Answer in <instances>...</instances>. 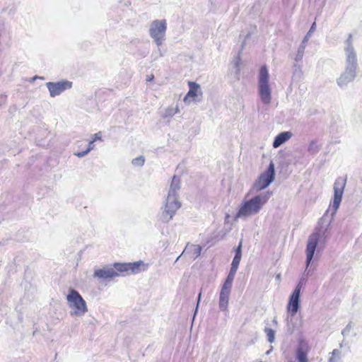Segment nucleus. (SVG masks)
Wrapping results in <instances>:
<instances>
[{
  "label": "nucleus",
  "instance_id": "21",
  "mask_svg": "<svg viewBox=\"0 0 362 362\" xmlns=\"http://www.w3.org/2000/svg\"><path fill=\"white\" fill-rule=\"evenodd\" d=\"M310 272H311V270L308 269V267H306V269H305V272H303L301 278L300 279L298 284L296 286V288H299L300 291L301 290L303 285L306 283L308 278L310 274Z\"/></svg>",
  "mask_w": 362,
  "mask_h": 362
},
{
  "label": "nucleus",
  "instance_id": "27",
  "mask_svg": "<svg viewBox=\"0 0 362 362\" xmlns=\"http://www.w3.org/2000/svg\"><path fill=\"white\" fill-rule=\"evenodd\" d=\"M295 325L292 322V319H289V317H287V332L289 334H292L295 330Z\"/></svg>",
  "mask_w": 362,
  "mask_h": 362
},
{
  "label": "nucleus",
  "instance_id": "14",
  "mask_svg": "<svg viewBox=\"0 0 362 362\" xmlns=\"http://www.w3.org/2000/svg\"><path fill=\"white\" fill-rule=\"evenodd\" d=\"M315 28H316V23H315V22H314L312 24L310 30H308V32L307 33V34L304 37L303 40H302L300 45H299V47L298 48L297 53H296V57L294 58V60L296 62H300L303 59V55H304V52H305V47H306V43L308 42V41L309 40V37H310L311 34L315 30Z\"/></svg>",
  "mask_w": 362,
  "mask_h": 362
},
{
  "label": "nucleus",
  "instance_id": "36",
  "mask_svg": "<svg viewBox=\"0 0 362 362\" xmlns=\"http://www.w3.org/2000/svg\"><path fill=\"white\" fill-rule=\"evenodd\" d=\"M340 361H341V358H336V357H334V356H331L329 358L328 362H340Z\"/></svg>",
  "mask_w": 362,
  "mask_h": 362
},
{
  "label": "nucleus",
  "instance_id": "42",
  "mask_svg": "<svg viewBox=\"0 0 362 362\" xmlns=\"http://www.w3.org/2000/svg\"><path fill=\"white\" fill-rule=\"evenodd\" d=\"M272 349H273V347L271 346V349L266 352V354L267 355L271 353V351H272Z\"/></svg>",
  "mask_w": 362,
  "mask_h": 362
},
{
  "label": "nucleus",
  "instance_id": "4",
  "mask_svg": "<svg viewBox=\"0 0 362 362\" xmlns=\"http://www.w3.org/2000/svg\"><path fill=\"white\" fill-rule=\"evenodd\" d=\"M345 69L337 79V85L344 88L353 82L357 76L358 65L357 57H345Z\"/></svg>",
  "mask_w": 362,
  "mask_h": 362
},
{
  "label": "nucleus",
  "instance_id": "45",
  "mask_svg": "<svg viewBox=\"0 0 362 362\" xmlns=\"http://www.w3.org/2000/svg\"><path fill=\"white\" fill-rule=\"evenodd\" d=\"M347 349H348L349 351H350V349H351L350 346H349V345L347 346Z\"/></svg>",
  "mask_w": 362,
  "mask_h": 362
},
{
  "label": "nucleus",
  "instance_id": "1",
  "mask_svg": "<svg viewBox=\"0 0 362 362\" xmlns=\"http://www.w3.org/2000/svg\"><path fill=\"white\" fill-rule=\"evenodd\" d=\"M346 184V177H339L336 179L334 184V197L332 204V218H329L327 214L319 220L317 226L315 229V232L312 233L308 240L306 246V262L307 267H309L317 245L320 241L325 242L329 235V229L330 223L332 221L333 216L338 210L344 193V187Z\"/></svg>",
  "mask_w": 362,
  "mask_h": 362
},
{
  "label": "nucleus",
  "instance_id": "16",
  "mask_svg": "<svg viewBox=\"0 0 362 362\" xmlns=\"http://www.w3.org/2000/svg\"><path fill=\"white\" fill-rule=\"evenodd\" d=\"M230 291L221 288L219 296V308L221 311H226L228 308Z\"/></svg>",
  "mask_w": 362,
  "mask_h": 362
},
{
  "label": "nucleus",
  "instance_id": "43",
  "mask_svg": "<svg viewBox=\"0 0 362 362\" xmlns=\"http://www.w3.org/2000/svg\"><path fill=\"white\" fill-rule=\"evenodd\" d=\"M229 217H230V216L228 214H226V221H228Z\"/></svg>",
  "mask_w": 362,
  "mask_h": 362
},
{
  "label": "nucleus",
  "instance_id": "10",
  "mask_svg": "<svg viewBox=\"0 0 362 362\" xmlns=\"http://www.w3.org/2000/svg\"><path fill=\"white\" fill-rule=\"evenodd\" d=\"M73 83L68 80H61L57 82H47L46 86L52 98L59 95L66 90L72 88Z\"/></svg>",
  "mask_w": 362,
  "mask_h": 362
},
{
  "label": "nucleus",
  "instance_id": "33",
  "mask_svg": "<svg viewBox=\"0 0 362 362\" xmlns=\"http://www.w3.org/2000/svg\"><path fill=\"white\" fill-rule=\"evenodd\" d=\"M201 296H202V290L200 291V292L198 294L197 303V306H196V308H195L194 317L196 315V314H197V313L198 311V308H199V302L201 300Z\"/></svg>",
  "mask_w": 362,
  "mask_h": 362
},
{
  "label": "nucleus",
  "instance_id": "3",
  "mask_svg": "<svg viewBox=\"0 0 362 362\" xmlns=\"http://www.w3.org/2000/svg\"><path fill=\"white\" fill-rule=\"evenodd\" d=\"M272 195V192L266 191L254 196L248 200L244 201L240 204L234 219L245 218L257 214L264 205L268 202Z\"/></svg>",
  "mask_w": 362,
  "mask_h": 362
},
{
  "label": "nucleus",
  "instance_id": "38",
  "mask_svg": "<svg viewBox=\"0 0 362 362\" xmlns=\"http://www.w3.org/2000/svg\"><path fill=\"white\" fill-rule=\"evenodd\" d=\"M37 78L44 79L43 77H40V76H35L34 77L32 78L31 81H34L35 80H37Z\"/></svg>",
  "mask_w": 362,
  "mask_h": 362
},
{
  "label": "nucleus",
  "instance_id": "9",
  "mask_svg": "<svg viewBox=\"0 0 362 362\" xmlns=\"http://www.w3.org/2000/svg\"><path fill=\"white\" fill-rule=\"evenodd\" d=\"M114 266L122 275H124V273L129 272L137 274L147 269V265L142 260L128 263L116 262L114 263Z\"/></svg>",
  "mask_w": 362,
  "mask_h": 362
},
{
  "label": "nucleus",
  "instance_id": "19",
  "mask_svg": "<svg viewBox=\"0 0 362 362\" xmlns=\"http://www.w3.org/2000/svg\"><path fill=\"white\" fill-rule=\"evenodd\" d=\"M241 52H242V50L240 49L237 56L235 57L233 61V66L234 68L235 69V80L238 81L240 79V63H241V57H240V54H241Z\"/></svg>",
  "mask_w": 362,
  "mask_h": 362
},
{
  "label": "nucleus",
  "instance_id": "41",
  "mask_svg": "<svg viewBox=\"0 0 362 362\" xmlns=\"http://www.w3.org/2000/svg\"><path fill=\"white\" fill-rule=\"evenodd\" d=\"M200 252H201V247H199L197 250V257L200 255Z\"/></svg>",
  "mask_w": 362,
  "mask_h": 362
},
{
  "label": "nucleus",
  "instance_id": "2",
  "mask_svg": "<svg viewBox=\"0 0 362 362\" xmlns=\"http://www.w3.org/2000/svg\"><path fill=\"white\" fill-rule=\"evenodd\" d=\"M180 178L176 175L172 177L170 188L165 205L162 211L161 219L163 222L168 223L173 219L176 211L181 207V203L178 201V192L180 189Z\"/></svg>",
  "mask_w": 362,
  "mask_h": 362
},
{
  "label": "nucleus",
  "instance_id": "18",
  "mask_svg": "<svg viewBox=\"0 0 362 362\" xmlns=\"http://www.w3.org/2000/svg\"><path fill=\"white\" fill-rule=\"evenodd\" d=\"M345 57H357L356 52L353 46L352 34L349 35L348 38L345 40Z\"/></svg>",
  "mask_w": 362,
  "mask_h": 362
},
{
  "label": "nucleus",
  "instance_id": "17",
  "mask_svg": "<svg viewBox=\"0 0 362 362\" xmlns=\"http://www.w3.org/2000/svg\"><path fill=\"white\" fill-rule=\"evenodd\" d=\"M292 136V133L291 132H282L279 133L275 138L273 141L272 146L274 148H276L279 147L281 145L286 142L288 139Z\"/></svg>",
  "mask_w": 362,
  "mask_h": 362
},
{
  "label": "nucleus",
  "instance_id": "24",
  "mask_svg": "<svg viewBox=\"0 0 362 362\" xmlns=\"http://www.w3.org/2000/svg\"><path fill=\"white\" fill-rule=\"evenodd\" d=\"M264 332L267 334L268 341L273 343L275 339V332L271 328L265 327Z\"/></svg>",
  "mask_w": 362,
  "mask_h": 362
},
{
  "label": "nucleus",
  "instance_id": "12",
  "mask_svg": "<svg viewBox=\"0 0 362 362\" xmlns=\"http://www.w3.org/2000/svg\"><path fill=\"white\" fill-rule=\"evenodd\" d=\"M120 274L121 273L116 269L114 264L112 267H104L102 269H95L94 271L95 277L103 279L119 276Z\"/></svg>",
  "mask_w": 362,
  "mask_h": 362
},
{
  "label": "nucleus",
  "instance_id": "29",
  "mask_svg": "<svg viewBox=\"0 0 362 362\" xmlns=\"http://www.w3.org/2000/svg\"><path fill=\"white\" fill-rule=\"evenodd\" d=\"M352 329V324L351 322H349L346 327L345 328L341 331V334L344 336V337H346L347 335L349 334V332Z\"/></svg>",
  "mask_w": 362,
  "mask_h": 362
},
{
  "label": "nucleus",
  "instance_id": "39",
  "mask_svg": "<svg viewBox=\"0 0 362 362\" xmlns=\"http://www.w3.org/2000/svg\"><path fill=\"white\" fill-rule=\"evenodd\" d=\"M347 344L344 342V339L339 344V347L342 348L344 346H346Z\"/></svg>",
  "mask_w": 362,
  "mask_h": 362
},
{
  "label": "nucleus",
  "instance_id": "32",
  "mask_svg": "<svg viewBox=\"0 0 362 362\" xmlns=\"http://www.w3.org/2000/svg\"><path fill=\"white\" fill-rule=\"evenodd\" d=\"M332 356L341 358V351L337 349H334L332 352Z\"/></svg>",
  "mask_w": 362,
  "mask_h": 362
},
{
  "label": "nucleus",
  "instance_id": "44",
  "mask_svg": "<svg viewBox=\"0 0 362 362\" xmlns=\"http://www.w3.org/2000/svg\"><path fill=\"white\" fill-rule=\"evenodd\" d=\"M273 322H274V323H275V324H276V323H277V321H276V317H274V320H273Z\"/></svg>",
  "mask_w": 362,
  "mask_h": 362
},
{
  "label": "nucleus",
  "instance_id": "30",
  "mask_svg": "<svg viewBox=\"0 0 362 362\" xmlns=\"http://www.w3.org/2000/svg\"><path fill=\"white\" fill-rule=\"evenodd\" d=\"M242 240L240 241L238 245L235 249V255L241 256L242 257Z\"/></svg>",
  "mask_w": 362,
  "mask_h": 362
},
{
  "label": "nucleus",
  "instance_id": "15",
  "mask_svg": "<svg viewBox=\"0 0 362 362\" xmlns=\"http://www.w3.org/2000/svg\"><path fill=\"white\" fill-rule=\"evenodd\" d=\"M189 91L187 95L184 98V102L185 103L190 102V98H192L193 101H195V97H197L199 95H202V92L201 90L200 86L194 81H189Z\"/></svg>",
  "mask_w": 362,
  "mask_h": 362
},
{
  "label": "nucleus",
  "instance_id": "46",
  "mask_svg": "<svg viewBox=\"0 0 362 362\" xmlns=\"http://www.w3.org/2000/svg\"><path fill=\"white\" fill-rule=\"evenodd\" d=\"M181 257V255H180L179 257H177V258L175 260V262L180 259V257Z\"/></svg>",
  "mask_w": 362,
  "mask_h": 362
},
{
  "label": "nucleus",
  "instance_id": "22",
  "mask_svg": "<svg viewBox=\"0 0 362 362\" xmlns=\"http://www.w3.org/2000/svg\"><path fill=\"white\" fill-rule=\"evenodd\" d=\"M320 146L319 145H317V141L316 140L311 141V142L310 143V144L308 146V151L311 155H315L320 151Z\"/></svg>",
  "mask_w": 362,
  "mask_h": 362
},
{
  "label": "nucleus",
  "instance_id": "37",
  "mask_svg": "<svg viewBox=\"0 0 362 362\" xmlns=\"http://www.w3.org/2000/svg\"><path fill=\"white\" fill-rule=\"evenodd\" d=\"M93 139H95V141L96 140H100L101 139L100 132L95 134H94V138Z\"/></svg>",
  "mask_w": 362,
  "mask_h": 362
},
{
  "label": "nucleus",
  "instance_id": "20",
  "mask_svg": "<svg viewBox=\"0 0 362 362\" xmlns=\"http://www.w3.org/2000/svg\"><path fill=\"white\" fill-rule=\"evenodd\" d=\"M236 272H237L230 269V272H229L221 288H223L224 290L225 289L230 290V291L231 290L233 281L234 280Z\"/></svg>",
  "mask_w": 362,
  "mask_h": 362
},
{
  "label": "nucleus",
  "instance_id": "8",
  "mask_svg": "<svg viewBox=\"0 0 362 362\" xmlns=\"http://www.w3.org/2000/svg\"><path fill=\"white\" fill-rule=\"evenodd\" d=\"M167 23L165 19L154 20L149 27V35L158 47L160 46L165 40Z\"/></svg>",
  "mask_w": 362,
  "mask_h": 362
},
{
  "label": "nucleus",
  "instance_id": "35",
  "mask_svg": "<svg viewBox=\"0 0 362 362\" xmlns=\"http://www.w3.org/2000/svg\"><path fill=\"white\" fill-rule=\"evenodd\" d=\"M6 95H0V106L6 103Z\"/></svg>",
  "mask_w": 362,
  "mask_h": 362
},
{
  "label": "nucleus",
  "instance_id": "28",
  "mask_svg": "<svg viewBox=\"0 0 362 362\" xmlns=\"http://www.w3.org/2000/svg\"><path fill=\"white\" fill-rule=\"evenodd\" d=\"M176 114V111H174L173 110V107H168L165 110V112H164V115H163V117L164 118H167V117H172L174 115Z\"/></svg>",
  "mask_w": 362,
  "mask_h": 362
},
{
  "label": "nucleus",
  "instance_id": "6",
  "mask_svg": "<svg viewBox=\"0 0 362 362\" xmlns=\"http://www.w3.org/2000/svg\"><path fill=\"white\" fill-rule=\"evenodd\" d=\"M66 300L69 308L74 310L73 315L82 316L88 311L85 300L76 290L71 288Z\"/></svg>",
  "mask_w": 362,
  "mask_h": 362
},
{
  "label": "nucleus",
  "instance_id": "47",
  "mask_svg": "<svg viewBox=\"0 0 362 362\" xmlns=\"http://www.w3.org/2000/svg\"><path fill=\"white\" fill-rule=\"evenodd\" d=\"M153 76H151V77H149V81L153 79Z\"/></svg>",
  "mask_w": 362,
  "mask_h": 362
},
{
  "label": "nucleus",
  "instance_id": "48",
  "mask_svg": "<svg viewBox=\"0 0 362 362\" xmlns=\"http://www.w3.org/2000/svg\"><path fill=\"white\" fill-rule=\"evenodd\" d=\"M153 76H151V77H149V81L153 79Z\"/></svg>",
  "mask_w": 362,
  "mask_h": 362
},
{
  "label": "nucleus",
  "instance_id": "31",
  "mask_svg": "<svg viewBox=\"0 0 362 362\" xmlns=\"http://www.w3.org/2000/svg\"><path fill=\"white\" fill-rule=\"evenodd\" d=\"M88 153H89V149H86L83 151L74 153V155L79 158H82V157L85 156L86 155H87Z\"/></svg>",
  "mask_w": 362,
  "mask_h": 362
},
{
  "label": "nucleus",
  "instance_id": "13",
  "mask_svg": "<svg viewBox=\"0 0 362 362\" xmlns=\"http://www.w3.org/2000/svg\"><path fill=\"white\" fill-rule=\"evenodd\" d=\"M309 346L308 342L300 339L296 351V358L298 362H308V352Z\"/></svg>",
  "mask_w": 362,
  "mask_h": 362
},
{
  "label": "nucleus",
  "instance_id": "34",
  "mask_svg": "<svg viewBox=\"0 0 362 362\" xmlns=\"http://www.w3.org/2000/svg\"><path fill=\"white\" fill-rule=\"evenodd\" d=\"M94 142H95V139H93L92 141H90L88 144V146L86 149H89V152L93 149L94 148Z\"/></svg>",
  "mask_w": 362,
  "mask_h": 362
},
{
  "label": "nucleus",
  "instance_id": "40",
  "mask_svg": "<svg viewBox=\"0 0 362 362\" xmlns=\"http://www.w3.org/2000/svg\"><path fill=\"white\" fill-rule=\"evenodd\" d=\"M173 112H174V111H176V113H177V112H180L179 108H178V106H176L175 108H174V107H173Z\"/></svg>",
  "mask_w": 362,
  "mask_h": 362
},
{
  "label": "nucleus",
  "instance_id": "11",
  "mask_svg": "<svg viewBox=\"0 0 362 362\" xmlns=\"http://www.w3.org/2000/svg\"><path fill=\"white\" fill-rule=\"evenodd\" d=\"M300 291L299 288H295L293 292L289 297L287 310L291 317H293L300 308Z\"/></svg>",
  "mask_w": 362,
  "mask_h": 362
},
{
  "label": "nucleus",
  "instance_id": "7",
  "mask_svg": "<svg viewBox=\"0 0 362 362\" xmlns=\"http://www.w3.org/2000/svg\"><path fill=\"white\" fill-rule=\"evenodd\" d=\"M275 178V168L272 161L270 162L267 169L262 173L252 185L250 192H258L267 188L273 182Z\"/></svg>",
  "mask_w": 362,
  "mask_h": 362
},
{
  "label": "nucleus",
  "instance_id": "25",
  "mask_svg": "<svg viewBox=\"0 0 362 362\" xmlns=\"http://www.w3.org/2000/svg\"><path fill=\"white\" fill-rule=\"evenodd\" d=\"M145 162V158L143 156H139L132 160V163L136 166H143Z\"/></svg>",
  "mask_w": 362,
  "mask_h": 362
},
{
  "label": "nucleus",
  "instance_id": "23",
  "mask_svg": "<svg viewBox=\"0 0 362 362\" xmlns=\"http://www.w3.org/2000/svg\"><path fill=\"white\" fill-rule=\"evenodd\" d=\"M241 257H242L241 256H238V255L234 256L232 263L230 264V270L237 272L239 264H240V260H241Z\"/></svg>",
  "mask_w": 362,
  "mask_h": 362
},
{
  "label": "nucleus",
  "instance_id": "5",
  "mask_svg": "<svg viewBox=\"0 0 362 362\" xmlns=\"http://www.w3.org/2000/svg\"><path fill=\"white\" fill-rule=\"evenodd\" d=\"M269 74L266 65L260 67L258 76V92L262 102L269 105L272 100V90L269 84Z\"/></svg>",
  "mask_w": 362,
  "mask_h": 362
},
{
  "label": "nucleus",
  "instance_id": "26",
  "mask_svg": "<svg viewBox=\"0 0 362 362\" xmlns=\"http://www.w3.org/2000/svg\"><path fill=\"white\" fill-rule=\"evenodd\" d=\"M301 74H302V70H301L300 66L297 64H295L293 66V77H294L296 76H300Z\"/></svg>",
  "mask_w": 362,
  "mask_h": 362
},
{
  "label": "nucleus",
  "instance_id": "49",
  "mask_svg": "<svg viewBox=\"0 0 362 362\" xmlns=\"http://www.w3.org/2000/svg\"><path fill=\"white\" fill-rule=\"evenodd\" d=\"M259 362H263V361H259Z\"/></svg>",
  "mask_w": 362,
  "mask_h": 362
}]
</instances>
